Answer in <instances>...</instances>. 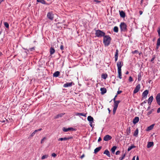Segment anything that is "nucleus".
Segmentation results:
<instances>
[{
  "label": "nucleus",
  "mask_w": 160,
  "mask_h": 160,
  "mask_svg": "<svg viewBox=\"0 0 160 160\" xmlns=\"http://www.w3.org/2000/svg\"><path fill=\"white\" fill-rule=\"evenodd\" d=\"M111 40V38L108 35H105L103 39V43L105 46H108L110 44Z\"/></svg>",
  "instance_id": "f257e3e1"
},
{
  "label": "nucleus",
  "mask_w": 160,
  "mask_h": 160,
  "mask_svg": "<svg viewBox=\"0 0 160 160\" xmlns=\"http://www.w3.org/2000/svg\"><path fill=\"white\" fill-rule=\"evenodd\" d=\"M120 27L121 32H127L128 30L127 25L124 22H122L120 25Z\"/></svg>",
  "instance_id": "f03ea898"
},
{
  "label": "nucleus",
  "mask_w": 160,
  "mask_h": 160,
  "mask_svg": "<svg viewBox=\"0 0 160 160\" xmlns=\"http://www.w3.org/2000/svg\"><path fill=\"white\" fill-rule=\"evenodd\" d=\"M105 34V33L99 29L96 30L95 35L98 37H104Z\"/></svg>",
  "instance_id": "7ed1b4c3"
},
{
  "label": "nucleus",
  "mask_w": 160,
  "mask_h": 160,
  "mask_svg": "<svg viewBox=\"0 0 160 160\" xmlns=\"http://www.w3.org/2000/svg\"><path fill=\"white\" fill-rule=\"evenodd\" d=\"M123 62L122 61H119L117 62L118 70H121V68L123 65Z\"/></svg>",
  "instance_id": "20e7f679"
},
{
  "label": "nucleus",
  "mask_w": 160,
  "mask_h": 160,
  "mask_svg": "<svg viewBox=\"0 0 160 160\" xmlns=\"http://www.w3.org/2000/svg\"><path fill=\"white\" fill-rule=\"evenodd\" d=\"M48 18L51 20H52L53 19V14L51 12H48L47 14Z\"/></svg>",
  "instance_id": "39448f33"
},
{
  "label": "nucleus",
  "mask_w": 160,
  "mask_h": 160,
  "mask_svg": "<svg viewBox=\"0 0 160 160\" xmlns=\"http://www.w3.org/2000/svg\"><path fill=\"white\" fill-rule=\"evenodd\" d=\"M148 93V90H146L144 91L142 95V100L144 98H147Z\"/></svg>",
  "instance_id": "423d86ee"
},
{
  "label": "nucleus",
  "mask_w": 160,
  "mask_h": 160,
  "mask_svg": "<svg viewBox=\"0 0 160 160\" xmlns=\"http://www.w3.org/2000/svg\"><path fill=\"white\" fill-rule=\"evenodd\" d=\"M75 129L72 127L68 128H65L64 127L62 128V131L65 132H67L69 131H75Z\"/></svg>",
  "instance_id": "0eeeda50"
},
{
  "label": "nucleus",
  "mask_w": 160,
  "mask_h": 160,
  "mask_svg": "<svg viewBox=\"0 0 160 160\" xmlns=\"http://www.w3.org/2000/svg\"><path fill=\"white\" fill-rule=\"evenodd\" d=\"M140 88V84H138L136 87L133 91L134 94L137 93L138 92Z\"/></svg>",
  "instance_id": "6e6552de"
},
{
  "label": "nucleus",
  "mask_w": 160,
  "mask_h": 160,
  "mask_svg": "<svg viewBox=\"0 0 160 160\" xmlns=\"http://www.w3.org/2000/svg\"><path fill=\"white\" fill-rule=\"evenodd\" d=\"M156 100L158 105L160 106V93H158L156 97Z\"/></svg>",
  "instance_id": "1a4fd4ad"
},
{
  "label": "nucleus",
  "mask_w": 160,
  "mask_h": 160,
  "mask_svg": "<svg viewBox=\"0 0 160 160\" xmlns=\"http://www.w3.org/2000/svg\"><path fill=\"white\" fill-rule=\"evenodd\" d=\"M112 138L111 136L109 135H107L105 136L103 138V140L105 141H108L111 140Z\"/></svg>",
  "instance_id": "9d476101"
},
{
  "label": "nucleus",
  "mask_w": 160,
  "mask_h": 160,
  "mask_svg": "<svg viewBox=\"0 0 160 160\" xmlns=\"http://www.w3.org/2000/svg\"><path fill=\"white\" fill-rule=\"evenodd\" d=\"M72 137H64V138H59L58 140V141H63V140H69V139H72Z\"/></svg>",
  "instance_id": "9b49d317"
},
{
  "label": "nucleus",
  "mask_w": 160,
  "mask_h": 160,
  "mask_svg": "<svg viewBox=\"0 0 160 160\" xmlns=\"http://www.w3.org/2000/svg\"><path fill=\"white\" fill-rule=\"evenodd\" d=\"M73 83L72 82H67L63 85V87L67 88L71 87Z\"/></svg>",
  "instance_id": "f8f14e48"
},
{
  "label": "nucleus",
  "mask_w": 160,
  "mask_h": 160,
  "mask_svg": "<svg viewBox=\"0 0 160 160\" xmlns=\"http://www.w3.org/2000/svg\"><path fill=\"white\" fill-rule=\"evenodd\" d=\"M118 49H116V51L115 54L114 56L115 61L116 62L118 59Z\"/></svg>",
  "instance_id": "ddd939ff"
},
{
  "label": "nucleus",
  "mask_w": 160,
  "mask_h": 160,
  "mask_svg": "<svg viewBox=\"0 0 160 160\" xmlns=\"http://www.w3.org/2000/svg\"><path fill=\"white\" fill-rule=\"evenodd\" d=\"M139 120V118L138 117H135L133 120L132 122L134 124L138 123Z\"/></svg>",
  "instance_id": "4468645a"
},
{
  "label": "nucleus",
  "mask_w": 160,
  "mask_h": 160,
  "mask_svg": "<svg viewBox=\"0 0 160 160\" xmlns=\"http://www.w3.org/2000/svg\"><path fill=\"white\" fill-rule=\"evenodd\" d=\"M120 17L122 18H124L125 17V13L123 11H119Z\"/></svg>",
  "instance_id": "2eb2a0df"
},
{
  "label": "nucleus",
  "mask_w": 160,
  "mask_h": 160,
  "mask_svg": "<svg viewBox=\"0 0 160 160\" xmlns=\"http://www.w3.org/2000/svg\"><path fill=\"white\" fill-rule=\"evenodd\" d=\"M100 91H101V94H105L107 90L105 88H100Z\"/></svg>",
  "instance_id": "dca6fc26"
},
{
  "label": "nucleus",
  "mask_w": 160,
  "mask_h": 160,
  "mask_svg": "<svg viewBox=\"0 0 160 160\" xmlns=\"http://www.w3.org/2000/svg\"><path fill=\"white\" fill-rule=\"evenodd\" d=\"M153 99V97L152 96H150L148 100V103L150 105Z\"/></svg>",
  "instance_id": "f3484780"
},
{
  "label": "nucleus",
  "mask_w": 160,
  "mask_h": 160,
  "mask_svg": "<svg viewBox=\"0 0 160 160\" xmlns=\"http://www.w3.org/2000/svg\"><path fill=\"white\" fill-rule=\"evenodd\" d=\"M103 154H105L109 157H111V155L110 154V152L108 149H106L103 152Z\"/></svg>",
  "instance_id": "a211bd4d"
},
{
  "label": "nucleus",
  "mask_w": 160,
  "mask_h": 160,
  "mask_svg": "<svg viewBox=\"0 0 160 160\" xmlns=\"http://www.w3.org/2000/svg\"><path fill=\"white\" fill-rule=\"evenodd\" d=\"M142 72H141L140 73H139L138 74V81H140V80H141V79H142Z\"/></svg>",
  "instance_id": "6ab92c4d"
},
{
  "label": "nucleus",
  "mask_w": 160,
  "mask_h": 160,
  "mask_svg": "<svg viewBox=\"0 0 160 160\" xmlns=\"http://www.w3.org/2000/svg\"><path fill=\"white\" fill-rule=\"evenodd\" d=\"M153 145V142H148L147 145V147L148 148H150Z\"/></svg>",
  "instance_id": "aec40b11"
},
{
  "label": "nucleus",
  "mask_w": 160,
  "mask_h": 160,
  "mask_svg": "<svg viewBox=\"0 0 160 160\" xmlns=\"http://www.w3.org/2000/svg\"><path fill=\"white\" fill-rule=\"evenodd\" d=\"M89 122H93L94 119L91 116H89L87 118Z\"/></svg>",
  "instance_id": "412c9836"
},
{
  "label": "nucleus",
  "mask_w": 160,
  "mask_h": 160,
  "mask_svg": "<svg viewBox=\"0 0 160 160\" xmlns=\"http://www.w3.org/2000/svg\"><path fill=\"white\" fill-rule=\"evenodd\" d=\"M154 125H155V124H153L151 125L150 126L148 127L147 129V131H150V130H152L153 129V127H154Z\"/></svg>",
  "instance_id": "4be33fe9"
},
{
  "label": "nucleus",
  "mask_w": 160,
  "mask_h": 160,
  "mask_svg": "<svg viewBox=\"0 0 160 160\" xmlns=\"http://www.w3.org/2000/svg\"><path fill=\"white\" fill-rule=\"evenodd\" d=\"M102 148V147L100 146L96 148L94 150V153H96L97 152H98Z\"/></svg>",
  "instance_id": "5701e85b"
},
{
  "label": "nucleus",
  "mask_w": 160,
  "mask_h": 160,
  "mask_svg": "<svg viewBox=\"0 0 160 160\" xmlns=\"http://www.w3.org/2000/svg\"><path fill=\"white\" fill-rule=\"evenodd\" d=\"M65 113H61L60 114H58L54 118L57 119L60 117H62V116L65 114Z\"/></svg>",
  "instance_id": "b1692460"
},
{
  "label": "nucleus",
  "mask_w": 160,
  "mask_h": 160,
  "mask_svg": "<svg viewBox=\"0 0 160 160\" xmlns=\"http://www.w3.org/2000/svg\"><path fill=\"white\" fill-rule=\"evenodd\" d=\"M114 106L115 107H118L119 103L120 102V101L119 100L115 101H114Z\"/></svg>",
  "instance_id": "393cba45"
},
{
  "label": "nucleus",
  "mask_w": 160,
  "mask_h": 160,
  "mask_svg": "<svg viewBox=\"0 0 160 160\" xmlns=\"http://www.w3.org/2000/svg\"><path fill=\"white\" fill-rule=\"evenodd\" d=\"M86 114L84 113H78L77 112L75 113V115L76 116H82L86 117Z\"/></svg>",
  "instance_id": "a878e982"
},
{
  "label": "nucleus",
  "mask_w": 160,
  "mask_h": 160,
  "mask_svg": "<svg viewBox=\"0 0 160 160\" xmlns=\"http://www.w3.org/2000/svg\"><path fill=\"white\" fill-rule=\"evenodd\" d=\"M55 52V50L54 48L51 47L50 49V54L52 55Z\"/></svg>",
  "instance_id": "bb28decb"
},
{
  "label": "nucleus",
  "mask_w": 160,
  "mask_h": 160,
  "mask_svg": "<svg viewBox=\"0 0 160 160\" xmlns=\"http://www.w3.org/2000/svg\"><path fill=\"white\" fill-rule=\"evenodd\" d=\"M118 77L120 79L122 78L121 70H118Z\"/></svg>",
  "instance_id": "cd10ccee"
},
{
  "label": "nucleus",
  "mask_w": 160,
  "mask_h": 160,
  "mask_svg": "<svg viewBox=\"0 0 160 160\" xmlns=\"http://www.w3.org/2000/svg\"><path fill=\"white\" fill-rule=\"evenodd\" d=\"M59 74L60 72L59 71H56L53 74V76L54 77H57L59 76Z\"/></svg>",
  "instance_id": "c85d7f7f"
},
{
  "label": "nucleus",
  "mask_w": 160,
  "mask_h": 160,
  "mask_svg": "<svg viewBox=\"0 0 160 160\" xmlns=\"http://www.w3.org/2000/svg\"><path fill=\"white\" fill-rule=\"evenodd\" d=\"M42 130V128H40V129H37V130H35L34 131V132H33L31 134V136L32 137L38 131H40Z\"/></svg>",
  "instance_id": "c756f323"
},
{
  "label": "nucleus",
  "mask_w": 160,
  "mask_h": 160,
  "mask_svg": "<svg viewBox=\"0 0 160 160\" xmlns=\"http://www.w3.org/2000/svg\"><path fill=\"white\" fill-rule=\"evenodd\" d=\"M37 1L38 2H40L42 4H47V3L44 0H37Z\"/></svg>",
  "instance_id": "7c9ffc66"
},
{
  "label": "nucleus",
  "mask_w": 160,
  "mask_h": 160,
  "mask_svg": "<svg viewBox=\"0 0 160 160\" xmlns=\"http://www.w3.org/2000/svg\"><path fill=\"white\" fill-rule=\"evenodd\" d=\"M160 45V37L158 39L157 43V48H158V47Z\"/></svg>",
  "instance_id": "2f4dec72"
},
{
  "label": "nucleus",
  "mask_w": 160,
  "mask_h": 160,
  "mask_svg": "<svg viewBox=\"0 0 160 160\" xmlns=\"http://www.w3.org/2000/svg\"><path fill=\"white\" fill-rule=\"evenodd\" d=\"M107 77H108V75L107 74H106V73L102 74L101 75L102 78L105 79H106V78H107Z\"/></svg>",
  "instance_id": "473e14b6"
},
{
  "label": "nucleus",
  "mask_w": 160,
  "mask_h": 160,
  "mask_svg": "<svg viewBox=\"0 0 160 160\" xmlns=\"http://www.w3.org/2000/svg\"><path fill=\"white\" fill-rule=\"evenodd\" d=\"M138 129H137L134 132V133H133V136L137 137V136L138 135Z\"/></svg>",
  "instance_id": "72a5a7b5"
},
{
  "label": "nucleus",
  "mask_w": 160,
  "mask_h": 160,
  "mask_svg": "<svg viewBox=\"0 0 160 160\" xmlns=\"http://www.w3.org/2000/svg\"><path fill=\"white\" fill-rule=\"evenodd\" d=\"M136 148V146L134 145H132V146L129 147L128 149V151H130L133 148Z\"/></svg>",
  "instance_id": "f704fd0d"
},
{
  "label": "nucleus",
  "mask_w": 160,
  "mask_h": 160,
  "mask_svg": "<svg viewBox=\"0 0 160 160\" xmlns=\"http://www.w3.org/2000/svg\"><path fill=\"white\" fill-rule=\"evenodd\" d=\"M117 148V147L115 146H114L111 149V151H112V153H114L115 152V150Z\"/></svg>",
  "instance_id": "c9c22d12"
},
{
  "label": "nucleus",
  "mask_w": 160,
  "mask_h": 160,
  "mask_svg": "<svg viewBox=\"0 0 160 160\" xmlns=\"http://www.w3.org/2000/svg\"><path fill=\"white\" fill-rule=\"evenodd\" d=\"M131 127H130L127 129V132L128 135H129L131 133Z\"/></svg>",
  "instance_id": "e433bc0d"
},
{
  "label": "nucleus",
  "mask_w": 160,
  "mask_h": 160,
  "mask_svg": "<svg viewBox=\"0 0 160 160\" xmlns=\"http://www.w3.org/2000/svg\"><path fill=\"white\" fill-rule=\"evenodd\" d=\"M113 31L115 32H118V27L115 26L114 27L113 29Z\"/></svg>",
  "instance_id": "4c0bfd02"
},
{
  "label": "nucleus",
  "mask_w": 160,
  "mask_h": 160,
  "mask_svg": "<svg viewBox=\"0 0 160 160\" xmlns=\"http://www.w3.org/2000/svg\"><path fill=\"white\" fill-rule=\"evenodd\" d=\"M23 48V49H24V50H27L28 51L29 50H30L31 51H33V50H35L34 47H32V48H29V49H28V50L27 49H25V48Z\"/></svg>",
  "instance_id": "58836bf2"
},
{
  "label": "nucleus",
  "mask_w": 160,
  "mask_h": 160,
  "mask_svg": "<svg viewBox=\"0 0 160 160\" xmlns=\"http://www.w3.org/2000/svg\"><path fill=\"white\" fill-rule=\"evenodd\" d=\"M48 155H44L43 156H42V157H41V159L42 160H43L44 159L47 158H48Z\"/></svg>",
  "instance_id": "ea45409f"
},
{
  "label": "nucleus",
  "mask_w": 160,
  "mask_h": 160,
  "mask_svg": "<svg viewBox=\"0 0 160 160\" xmlns=\"http://www.w3.org/2000/svg\"><path fill=\"white\" fill-rule=\"evenodd\" d=\"M5 26L7 28H9V25L7 22H5L4 23Z\"/></svg>",
  "instance_id": "a19ab883"
},
{
  "label": "nucleus",
  "mask_w": 160,
  "mask_h": 160,
  "mask_svg": "<svg viewBox=\"0 0 160 160\" xmlns=\"http://www.w3.org/2000/svg\"><path fill=\"white\" fill-rule=\"evenodd\" d=\"M154 111V109L153 108L150 111H149L147 113V115H148L151 114L152 112H153Z\"/></svg>",
  "instance_id": "79ce46f5"
},
{
  "label": "nucleus",
  "mask_w": 160,
  "mask_h": 160,
  "mask_svg": "<svg viewBox=\"0 0 160 160\" xmlns=\"http://www.w3.org/2000/svg\"><path fill=\"white\" fill-rule=\"evenodd\" d=\"M117 107H114L113 110V114H114L115 113L116 110L117 109Z\"/></svg>",
  "instance_id": "37998d69"
},
{
  "label": "nucleus",
  "mask_w": 160,
  "mask_h": 160,
  "mask_svg": "<svg viewBox=\"0 0 160 160\" xmlns=\"http://www.w3.org/2000/svg\"><path fill=\"white\" fill-rule=\"evenodd\" d=\"M125 156V154H124L123 155H122L121 157L119 158V160H122L124 158Z\"/></svg>",
  "instance_id": "c03bdc74"
},
{
  "label": "nucleus",
  "mask_w": 160,
  "mask_h": 160,
  "mask_svg": "<svg viewBox=\"0 0 160 160\" xmlns=\"http://www.w3.org/2000/svg\"><path fill=\"white\" fill-rule=\"evenodd\" d=\"M138 53V51L137 50H135L134 51H133L132 52V53L133 54H135V53Z\"/></svg>",
  "instance_id": "a18cd8bd"
},
{
  "label": "nucleus",
  "mask_w": 160,
  "mask_h": 160,
  "mask_svg": "<svg viewBox=\"0 0 160 160\" xmlns=\"http://www.w3.org/2000/svg\"><path fill=\"white\" fill-rule=\"evenodd\" d=\"M94 2H96V3L97 4L101 2V1L97 0H95L94 1Z\"/></svg>",
  "instance_id": "49530a36"
},
{
  "label": "nucleus",
  "mask_w": 160,
  "mask_h": 160,
  "mask_svg": "<svg viewBox=\"0 0 160 160\" xmlns=\"http://www.w3.org/2000/svg\"><path fill=\"white\" fill-rule=\"evenodd\" d=\"M46 139V138L44 137L41 140V143H43V141L45 140Z\"/></svg>",
  "instance_id": "de8ad7c7"
},
{
  "label": "nucleus",
  "mask_w": 160,
  "mask_h": 160,
  "mask_svg": "<svg viewBox=\"0 0 160 160\" xmlns=\"http://www.w3.org/2000/svg\"><path fill=\"white\" fill-rule=\"evenodd\" d=\"M129 80L130 82H131L133 81L132 78V77L130 76L129 77Z\"/></svg>",
  "instance_id": "09e8293b"
},
{
  "label": "nucleus",
  "mask_w": 160,
  "mask_h": 160,
  "mask_svg": "<svg viewBox=\"0 0 160 160\" xmlns=\"http://www.w3.org/2000/svg\"><path fill=\"white\" fill-rule=\"evenodd\" d=\"M155 58V55H154L153 56V58L151 59V62H152Z\"/></svg>",
  "instance_id": "8fccbe9b"
},
{
  "label": "nucleus",
  "mask_w": 160,
  "mask_h": 160,
  "mask_svg": "<svg viewBox=\"0 0 160 160\" xmlns=\"http://www.w3.org/2000/svg\"><path fill=\"white\" fill-rule=\"evenodd\" d=\"M146 102H147L146 100L144 101L142 103H141L140 104V105L142 106L143 104L146 103Z\"/></svg>",
  "instance_id": "3c124183"
},
{
  "label": "nucleus",
  "mask_w": 160,
  "mask_h": 160,
  "mask_svg": "<svg viewBox=\"0 0 160 160\" xmlns=\"http://www.w3.org/2000/svg\"><path fill=\"white\" fill-rule=\"evenodd\" d=\"M122 92V91H121V90H120V91L118 90L117 92V95L118 94H119L121 93Z\"/></svg>",
  "instance_id": "603ef678"
},
{
  "label": "nucleus",
  "mask_w": 160,
  "mask_h": 160,
  "mask_svg": "<svg viewBox=\"0 0 160 160\" xmlns=\"http://www.w3.org/2000/svg\"><path fill=\"white\" fill-rule=\"evenodd\" d=\"M158 33L159 36L160 37V28H159V29L158 30Z\"/></svg>",
  "instance_id": "864d4df0"
},
{
  "label": "nucleus",
  "mask_w": 160,
  "mask_h": 160,
  "mask_svg": "<svg viewBox=\"0 0 160 160\" xmlns=\"http://www.w3.org/2000/svg\"><path fill=\"white\" fill-rule=\"evenodd\" d=\"M120 153V152L119 151H117L116 152V155H119Z\"/></svg>",
  "instance_id": "5fc2aeb1"
},
{
  "label": "nucleus",
  "mask_w": 160,
  "mask_h": 160,
  "mask_svg": "<svg viewBox=\"0 0 160 160\" xmlns=\"http://www.w3.org/2000/svg\"><path fill=\"white\" fill-rule=\"evenodd\" d=\"M52 156L55 157L56 156V154L55 153H53L52 154Z\"/></svg>",
  "instance_id": "6e6d98bb"
},
{
  "label": "nucleus",
  "mask_w": 160,
  "mask_h": 160,
  "mask_svg": "<svg viewBox=\"0 0 160 160\" xmlns=\"http://www.w3.org/2000/svg\"><path fill=\"white\" fill-rule=\"evenodd\" d=\"M157 112L158 113H159L160 112V107L158 108L157 110Z\"/></svg>",
  "instance_id": "4d7b16f0"
},
{
  "label": "nucleus",
  "mask_w": 160,
  "mask_h": 160,
  "mask_svg": "<svg viewBox=\"0 0 160 160\" xmlns=\"http://www.w3.org/2000/svg\"><path fill=\"white\" fill-rule=\"evenodd\" d=\"M60 49L61 50H63V46L62 45H61L60 47Z\"/></svg>",
  "instance_id": "13d9d810"
},
{
  "label": "nucleus",
  "mask_w": 160,
  "mask_h": 160,
  "mask_svg": "<svg viewBox=\"0 0 160 160\" xmlns=\"http://www.w3.org/2000/svg\"><path fill=\"white\" fill-rule=\"evenodd\" d=\"M85 157V155L83 154L80 157L81 159H82Z\"/></svg>",
  "instance_id": "bf43d9fd"
},
{
  "label": "nucleus",
  "mask_w": 160,
  "mask_h": 160,
  "mask_svg": "<svg viewBox=\"0 0 160 160\" xmlns=\"http://www.w3.org/2000/svg\"><path fill=\"white\" fill-rule=\"evenodd\" d=\"M117 95H116L114 97V98H113V101H115L116 100V98L117 97Z\"/></svg>",
  "instance_id": "052dcab7"
},
{
  "label": "nucleus",
  "mask_w": 160,
  "mask_h": 160,
  "mask_svg": "<svg viewBox=\"0 0 160 160\" xmlns=\"http://www.w3.org/2000/svg\"><path fill=\"white\" fill-rule=\"evenodd\" d=\"M93 122H90V124L89 125L91 126V127H92V123Z\"/></svg>",
  "instance_id": "680f3d73"
},
{
  "label": "nucleus",
  "mask_w": 160,
  "mask_h": 160,
  "mask_svg": "<svg viewBox=\"0 0 160 160\" xmlns=\"http://www.w3.org/2000/svg\"><path fill=\"white\" fill-rule=\"evenodd\" d=\"M102 140V138L101 137H99L98 140V142H99Z\"/></svg>",
  "instance_id": "e2e57ef3"
},
{
  "label": "nucleus",
  "mask_w": 160,
  "mask_h": 160,
  "mask_svg": "<svg viewBox=\"0 0 160 160\" xmlns=\"http://www.w3.org/2000/svg\"><path fill=\"white\" fill-rule=\"evenodd\" d=\"M142 11H139V14L140 15H142Z\"/></svg>",
  "instance_id": "0e129e2a"
},
{
  "label": "nucleus",
  "mask_w": 160,
  "mask_h": 160,
  "mask_svg": "<svg viewBox=\"0 0 160 160\" xmlns=\"http://www.w3.org/2000/svg\"><path fill=\"white\" fill-rule=\"evenodd\" d=\"M135 156H134L132 160H135Z\"/></svg>",
  "instance_id": "69168bd1"
},
{
  "label": "nucleus",
  "mask_w": 160,
  "mask_h": 160,
  "mask_svg": "<svg viewBox=\"0 0 160 160\" xmlns=\"http://www.w3.org/2000/svg\"><path fill=\"white\" fill-rule=\"evenodd\" d=\"M136 160H139V158L138 156H137L136 158Z\"/></svg>",
  "instance_id": "338daca9"
},
{
  "label": "nucleus",
  "mask_w": 160,
  "mask_h": 160,
  "mask_svg": "<svg viewBox=\"0 0 160 160\" xmlns=\"http://www.w3.org/2000/svg\"><path fill=\"white\" fill-rule=\"evenodd\" d=\"M2 53L0 51V56H2Z\"/></svg>",
  "instance_id": "774afa93"
}]
</instances>
